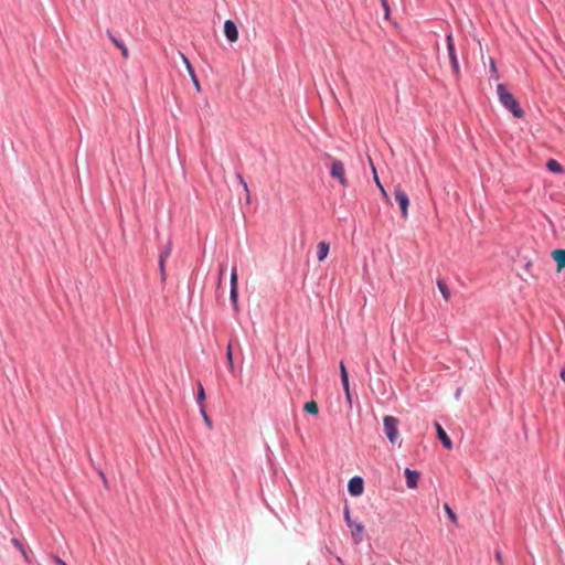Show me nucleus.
Masks as SVG:
<instances>
[{"label": "nucleus", "instance_id": "obj_10", "mask_svg": "<svg viewBox=\"0 0 565 565\" xmlns=\"http://www.w3.org/2000/svg\"><path fill=\"white\" fill-rule=\"evenodd\" d=\"M437 436L446 449L452 448V441L438 422H435Z\"/></svg>", "mask_w": 565, "mask_h": 565}, {"label": "nucleus", "instance_id": "obj_24", "mask_svg": "<svg viewBox=\"0 0 565 565\" xmlns=\"http://www.w3.org/2000/svg\"><path fill=\"white\" fill-rule=\"evenodd\" d=\"M341 382H342L343 390L345 392V396H347L348 401L350 402L351 395H350V387H349V376H343V379H341Z\"/></svg>", "mask_w": 565, "mask_h": 565}, {"label": "nucleus", "instance_id": "obj_19", "mask_svg": "<svg viewBox=\"0 0 565 565\" xmlns=\"http://www.w3.org/2000/svg\"><path fill=\"white\" fill-rule=\"evenodd\" d=\"M303 411L308 414L317 415L319 412V408L315 401H310L303 405Z\"/></svg>", "mask_w": 565, "mask_h": 565}, {"label": "nucleus", "instance_id": "obj_34", "mask_svg": "<svg viewBox=\"0 0 565 565\" xmlns=\"http://www.w3.org/2000/svg\"><path fill=\"white\" fill-rule=\"evenodd\" d=\"M192 81H193V83H194L195 87H196L198 89H200L199 81H198V78H196V76H195V75H194V78H192Z\"/></svg>", "mask_w": 565, "mask_h": 565}, {"label": "nucleus", "instance_id": "obj_27", "mask_svg": "<svg viewBox=\"0 0 565 565\" xmlns=\"http://www.w3.org/2000/svg\"><path fill=\"white\" fill-rule=\"evenodd\" d=\"M200 413H201V414H202V416H203L204 423L207 425V427H210V428H211V427H212V420H211V418H210V417L207 416V414H206V411H205V406H204V404H201V406H200Z\"/></svg>", "mask_w": 565, "mask_h": 565}, {"label": "nucleus", "instance_id": "obj_6", "mask_svg": "<svg viewBox=\"0 0 565 565\" xmlns=\"http://www.w3.org/2000/svg\"><path fill=\"white\" fill-rule=\"evenodd\" d=\"M348 490H349L350 494L353 497H358V495L362 494V492L364 490L363 479L358 476L351 478L348 483Z\"/></svg>", "mask_w": 565, "mask_h": 565}, {"label": "nucleus", "instance_id": "obj_29", "mask_svg": "<svg viewBox=\"0 0 565 565\" xmlns=\"http://www.w3.org/2000/svg\"><path fill=\"white\" fill-rule=\"evenodd\" d=\"M11 542L19 551L24 548V545L20 542V540L13 537Z\"/></svg>", "mask_w": 565, "mask_h": 565}, {"label": "nucleus", "instance_id": "obj_31", "mask_svg": "<svg viewBox=\"0 0 565 565\" xmlns=\"http://www.w3.org/2000/svg\"><path fill=\"white\" fill-rule=\"evenodd\" d=\"M340 376L341 379H343V376H349L343 362L340 363Z\"/></svg>", "mask_w": 565, "mask_h": 565}, {"label": "nucleus", "instance_id": "obj_26", "mask_svg": "<svg viewBox=\"0 0 565 565\" xmlns=\"http://www.w3.org/2000/svg\"><path fill=\"white\" fill-rule=\"evenodd\" d=\"M444 510L445 512L447 513V515L449 516V519L454 522V523H457V515L456 513L451 510V508L449 507L448 503H445L444 504Z\"/></svg>", "mask_w": 565, "mask_h": 565}, {"label": "nucleus", "instance_id": "obj_30", "mask_svg": "<svg viewBox=\"0 0 565 565\" xmlns=\"http://www.w3.org/2000/svg\"><path fill=\"white\" fill-rule=\"evenodd\" d=\"M381 1H382V7L384 9L385 18H388V14H390L388 4H387L386 0H381Z\"/></svg>", "mask_w": 565, "mask_h": 565}, {"label": "nucleus", "instance_id": "obj_5", "mask_svg": "<svg viewBox=\"0 0 565 565\" xmlns=\"http://www.w3.org/2000/svg\"><path fill=\"white\" fill-rule=\"evenodd\" d=\"M446 42H447V51H448L451 68L454 71V74L456 76H459V72H460L459 62H458L457 53L455 50V44H454V39H452L451 33L447 34Z\"/></svg>", "mask_w": 565, "mask_h": 565}, {"label": "nucleus", "instance_id": "obj_33", "mask_svg": "<svg viewBox=\"0 0 565 565\" xmlns=\"http://www.w3.org/2000/svg\"><path fill=\"white\" fill-rule=\"evenodd\" d=\"M20 552H21V554L23 555L24 559H25L28 563H30L31 561H30V557H29V554H28V552H26L25 547H24L23 550H21Z\"/></svg>", "mask_w": 565, "mask_h": 565}, {"label": "nucleus", "instance_id": "obj_11", "mask_svg": "<svg viewBox=\"0 0 565 565\" xmlns=\"http://www.w3.org/2000/svg\"><path fill=\"white\" fill-rule=\"evenodd\" d=\"M107 36L114 43V45L121 51L122 57L128 58L129 51H128L127 46L125 45L124 41L116 38L115 34L110 30H107Z\"/></svg>", "mask_w": 565, "mask_h": 565}, {"label": "nucleus", "instance_id": "obj_20", "mask_svg": "<svg viewBox=\"0 0 565 565\" xmlns=\"http://www.w3.org/2000/svg\"><path fill=\"white\" fill-rule=\"evenodd\" d=\"M226 359L228 362V369L231 372H233L234 371V362H233V351H232V342L231 341L226 348Z\"/></svg>", "mask_w": 565, "mask_h": 565}, {"label": "nucleus", "instance_id": "obj_15", "mask_svg": "<svg viewBox=\"0 0 565 565\" xmlns=\"http://www.w3.org/2000/svg\"><path fill=\"white\" fill-rule=\"evenodd\" d=\"M369 161H370V164L372 167V171H373V179H374V182L376 183L377 188L380 189L381 191V194L382 196L385 199V200H388V195H387V192L385 191L384 186L381 184V181L377 177V173H376V170H375V167L372 162V159L369 157Z\"/></svg>", "mask_w": 565, "mask_h": 565}, {"label": "nucleus", "instance_id": "obj_14", "mask_svg": "<svg viewBox=\"0 0 565 565\" xmlns=\"http://www.w3.org/2000/svg\"><path fill=\"white\" fill-rule=\"evenodd\" d=\"M330 245L329 243L322 241L317 246V258L319 262H323L329 254Z\"/></svg>", "mask_w": 565, "mask_h": 565}, {"label": "nucleus", "instance_id": "obj_12", "mask_svg": "<svg viewBox=\"0 0 565 565\" xmlns=\"http://www.w3.org/2000/svg\"><path fill=\"white\" fill-rule=\"evenodd\" d=\"M406 484L409 489H414L417 487L419 473L416 470H411L406 468L405 471Z\"/></svg>", "mask_w": 565, "mask_h": 565}, {"label": "nucleus", "instance_id": "obj_7", "mask_svg": "<svg viewBox=\"0 0 565 565\" xmlns=\"http://www.w3.org/2000/svg\"><path fill=\"white\" fill-rule=\"evenodd\" d=\"M237 269L236 266H234L231 270V291H230V298L233 302V306L235 309H237Z\"/></svg>", "mask_w": 565, "mask_h": 565}, {"label": "nucleus", "instance_id": "obj_9", "mask_svg": "<svg viewBox=\"0 0 565 565\" xmlns=\"http://www.w3.org/2000/svg\"><path fill=\"white\" fill-rule=\"evenodd\" d=\"M351 529V537H352V542L354 544H360L363 542V536H364V525L360 522H356L354 521L353 523V527H350Z\"/></svg>", "mask_w": 565, "mask_h": 565}, {"label": "nucleus", "instance_id": "obj_22", "mask_svg": "<svg viewBox=\"0 0 565 565\" xmlns=\"http://www.w3.org/2000/svg\"><path fill=\"white\" fill-rule=\"evenodd\" d=\"M166 259H162V258H159L158 259V263H159V271H160V279H161V282L164 284L166 282Z\"/></svg>", "mask_w": 565, "mask_h": 565}, {"label": "nucleus", "instance_id": "obj_18", "mask_svg": "<svg viewBox=\"0 0 565 565\" xmlns=\"http://www.w3.org/2000/svg\"><path fill=\"white\" fill-rule=\"evenodd\" d=\"M171 252H172V243L169 239L167 242V244L160 249L159 258H162V259L167 260L170 257Z\"/></svg>", "mask_w": 565, "mask_h": 565}, {"label": "nucleus", "instance_id": "obj_8", "mask_svg": "<svg viewBox=\"0 0 565 565\" xmlns=\"http://www.w3.org/2000/svg\"><path fill=\"white\" fill-rule=\"evenodd\" d=\"M224 34L230 42H235L238 39V30L233 20L224 22Z\"/></svg>", "mask_w": 565, "mask_h": 565}, {"label": "nucleus", "instance_id": "obj_2", "mask_svg": "<svg viewBox=\"0 0 565 565\" xmlns=\"http://www.w3.org/2000/svg\"><path fill=\"white\" fill-rule=\"evenodd\" d=\"M398 425H399L398 418L391 416V415L384 416V418H383V428L384 429L383 430H384L385 436L390 440V443L393 445H395L399 438Z\"/></svg>", "mask_w": 565, "mask_h": 565}, {"label": "nucleus", "instance_id": "obj_21", "mask_svg": "<svg viewBox=\"0 0 565 565\" xmlns=\"http://www.w3.org/2000/svg\"><path fill=\"white\" fill-rule=\"evenodd\" d=\"M343 516H344V522L347 524L348 527H353V523L354 521L351 519V515H350V508L348 504L344 505V509H343Z\"/></svg>", "mask_w": 565, "mask_h": 565}, {"label": "nucleus", "instance_id": "obj_4", "mask_svg": "<svg viewBox=\"0 0 565 565\" xmlns=\"http://www.w3.org/2000/svg\"><path fill=\"white\" fill-rule=\"evenodd\" d=\"M394 198L399 205L402 216L406 218L408 214L407 210L409 205V199L407 193L402 189L399 184L394 189Z\"/></svg>", "mask_w": 565, "mask_h": 565}, {"label": "nucleus", "instance_id": "obj_25", "mask_svg": "<svg viewBox=\"0 0 565 565\" xmlns=\"http://www.w3.org/2000/svg\"><path fill=\"white\" fill-rule=\"evenodd\" d=\"M181 57H182V61L184 62L185 66H186V70L189 72V74L191 75L192 78H194V68L192 66V64L190 63L189 58L181 53Z\"/></svg>", "mask_w": 565, "mask_h": 565}, {"label": "nucleus", "instance_id": "obj_37", "mask_svg": "<svg viewBox=\"0 0 565 565\" xmlns=\"http://www.w3.org/2000/svg\"><path fill=\"white\" fill-rule=\"evenodd\" d=\"M61 565H67L65 562H63Z\"/></svg>", "mask_w": 565, "mask_h": 565}, {"label": "nucleus", "instance_id": "obj_3", "mask_svg": "<svg viewBox=\"0 0 565 565\" xmlns=\"http://www.w3.org/2000/svg\"><path fill=\"white\" fill-rule=\"evenodd\" d=\"M330 175L333 179H337L341 185L347 186L349 184V181L345 177V169L342 161L338 159H333L330 164Z\"/></svg>", "mask_w": 565, "mask_h": 565}, {"label": "nucleus", "instance_id": "obj_28", "mask_svg": "<svg viewBox=\"0 0 565 565\" xmlns=\"http://www.w3.org/2000/svg\"><path fill=\"white\" fill-rule=\"evenodd\" d=\"M205 399V392L201 383H199L198 394H196V401L201 405L203 404V401Z\"/></svg>", "mask_w": 565, "mask_h": 565}, {"label": "nucleus", "instance_id": "obj_23", "mask_svg": "<svg viewBox=\"0 0 565 565\" xmlns=\"http://www.w3.org/2000/svg\"><path fill=\"white\" fill-rule=\"evenodd\" d=\"M236 178L239 181V183L242 184V186L246 193V201L249 202V190H248V185H247L246 181L244 180L243 175L239 172L236 173Z\"/></svg>", "mask_w": 565, "mask_h": 565}, {"label": "nucleus", "instance_id": "obj_32", "mask_svg": "<svg viewBox=\"0 0 565 565\" xmlns=\"http://www.w3.org/2000/svg\"><path fill=\"white\" fill-rule=\"evenodd\" d=\"M51 558H52V559H53L57 565H61V564L64 562L61 557H58L57 555H54V554H52V555H51Z\"/></svg>", "mask_w": 565, "mask_h": 565}, {"label": "nucleus", "instance_id": "obj_16", "mask_svg": "<svg viewBox=\"0 0 565 565\" xmlns=\"http://www.w3.org/2000/svg\"><path fill=\"white\" fill-rule=\"evenodd\" d=\"M437 287H438L440 294L443 295L444 299L446 301H448L450 299V290H449L446 281L443 280V279H438L437 280Z\"/></svg>", "mask_w": 565, "mask_h": 565}, {"label": "nucleus", "instance_id": "obj_35", "mask_svg": "<svg viewBox=\"0 0 565 565\" xmlns=\"http://www.w3.org/2000/svg\"><path fill=\"white\" fill-rule=\"evenodd\" d=\"M495 558L501 563V553L499 551L495 552Z\"/></svg>", "mask_w": 565, "mask_h": 565}, {"label": "nucleus", "instance_id": "obj_1", "mask_svg": "<svg viewBox=\"0 0 565 565\" xmlns=\"http://www.w3.org/2000/svg\"><path fill=\"white\" fill-rule=\"evenodd\" d=\"M497 93L500 103L503 105V107L511 111L515 118H522L524 116V111L520 106V103L510 92H508L504 84H498Z\"/></svg>", "mask_w": 565, "mask_h": 565}, {"label": "nucleus", "instance_id": "obj_13", "mask_svg": "<svg viewBox=\"0 0 565 565\" xmlns=\"http://www.w3.org/2000/svg\"><path fill=\"white\" fill-rule=\"evenodd\" d=\"M552 258L556 262L557 271L565 268V249H554L552 252Z\"/></svg>", "mask_w": 565, "mask_h": 565}, {"label": "nucleus", "instance_id": "obj_17", "mask_svg": "<svg viewBox=\"0 0 565 565\" xmlns=\"http://www.w3.org/2000/svg\"><path fill=\"white\" fill-rule=\"evenodd\" d=\"M546 167L550 171L554 173H562L564 171L563 167L554 159H550L546 162Z\"/></svg>", "mask_w": 565, "mask_h": 565}, {"label": "nucleus", "instance_id": "obj_36", "mask_svg": "<svg viewBox=\"0 0 565 565\" xmlns=\"http://www.w3.org/2000/svg\"><path fill=\"white\" fill-rule=\"evenodd\" d=\"M491 68H492V71H495V64H494L493 60H491Z\"/></svg>", "mask_w": 565, "mask_h": 565}]
</instances>
